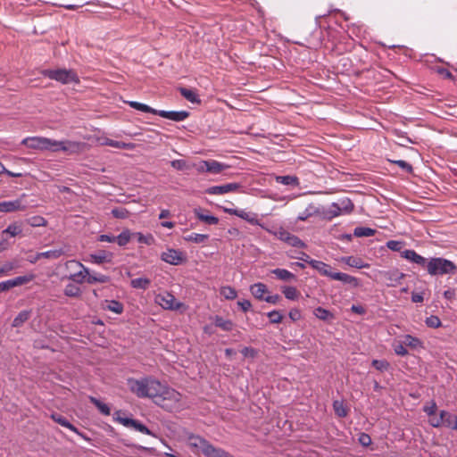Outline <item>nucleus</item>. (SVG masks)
Here are the masks:
<instances>
[{"instance_id":"423d86ee","label":"nucleus","mask_w":457,"mask_h":457,"mask_svg":"<svg viewBox=\"0 0 457 457\" xmlns=\"http://www.w3.org/2000/svg\"><path fill=\"white\" fill-rule=\"evenodd\" d=\"M41 74L44 77H46L50 79L56 80L62 84L69 83H79V79L77 73L72 70L66 69H56V70H44L41 71Z\"/></svg>"},{"instance_id":"7c9ffc66","label":"nucleus","mask_w":457,"mask_h":457,"mask_svg":"<svg viewBox=\"0 0 457 457\" xmlns=\"http://www.w3.org/2000/svg\"><path fill=\"white\" fill-rule=\"evenodd\" d=\"M313 314L320 320L329 321L334 319V314L327 309L317 307L313 311Z\"/></svg>"},{"instance_id":"9b49d317","label":"nucleus","mask_w":457,"mask_h":457,"mask_svg":"<svg viewBox=\"0 0 457 457\" xmlns=\"http://www.w3.org/2000/svg\"><path fill=\"white\" fill-rule=\"evenodd\" d=\"M405 274L397 269L380 272V278L387 287H395L400 284Z\"/></svg>"},{"instance_id":"4c0bfd02","label":"nucleus","mask_w":457,"mask_h":457,"mask_svg":"<svg viewBox=\"0 0 457 457\" xmlns=\"http://www.w3.org/2000/svg\"><path fill=\"white\" fill-rule=\"evenodd\" d=\"M109 281H110V277L104 275V274H97V273L90 274L89 273L88 277L87 278V282L88 284H94L96 282L107 283Z\"/></svg>"},{"instance_id":"052dcab7","label":"nucleus","mask_w":457,"mask_h":457,"mask_svg":"<svg viewBox=\"0 0 457 457\" xmlns=\"http://www.w3.org/2000/svg\"><path fill=\"white\" fill-rule=\"evenodd\" d=\"M403 243L402 241L390 240L386 243V246L395 252H399L403 248Z\"/></svg>"},{"instance_id":"f03ea898","label":"nucleus","mask_w":457,"mask_h":457,"mask_svg":"<svg viewBox=\"0 0 457 457\" xmlns=\"http://www.w3.org/2000/svg\"><path fill=\"white\" fill-rule=\"evenodd\" d=\"M127 385L131 393L139 398H152L154 401L161 390L160 381L147 377L141 379L128 378Z\"/></svg>"},{"instance_id":"f8f14e48","label":"nucleus","mask_w":457,"mask_h":457,"mask_svg":"<svg viewBox=\"0 0 457 457\" xmlns=\"http://www.w3.org/2000/svg\"><path fill=\"white\" fill-rule=\"evenodd\" d=\"M161 259L171 265H179L187 261L184 253L176 249H168L166 252H163Z\"/></svg>"},{"instance_id":"393cba45","label":"nucleus","mask_w":457,"mask_h":457,"mask_svg":"<svg viewBox=\"0 0 457 457\" xmlns=\"http://www.w3.org/2000/svg\"><path fill=\"white\" fill-rule=\"evenodd\" d=\"M102 145H109L112 147L119 148V149H127L131 150L134 148V144L132 143H125L121 141H116L110 138H104L103 142H101Z\"/></svg>"},{"instance_id":"6e6552de","label":"nucleus","mask_w":457,"mask_h":457,"mask_svg":"<svg viewBox=\"0 0 457 457\" xmlns=\"http://www.w3.org/2000/svg\"><path fill=\"white\" fill-rule=\"evenodd\" d=\"M122 411H117L113 414L114 420L118 421L119 423L122 424L123 426L127 428H133L134 429L146 435H154L146 426H145L143 423L139 422L137 420H133L130 418H126L121 416Z\"/></svg>"},{"instance_id":"e433bc0d","label":"nucleus","mask_w":457,"mask_h":457,"mask_svg":"<svg viewBox=\"0 0 457 457\" xmlns=\"http://www.w3.org/2000/svg\"><path fill=\"white\" fill-rule=\"evenodd\" d=\"M132 237L133 233H131L129 229H125L118 237H115V242H117L120 246H124L130 241Z\"/></svg>"},{"instance_id":"4d7b16f0","label":"nucleus","mask_w":457,"mask_h":457,"mask_svg":"<svg viewBox=\"0 0 457 457\" xmlns=\"http://www.w3.org/2000/svg\"><path fill=\"white\" fill-rule=\"evenodd\" d=\"M170 165L172 168H174L178 170H185L189 168L187 162L182 159L171 161Z\"/></svg>"},{"instance_id":"72a5a7b5","label":"nucleus","mask_w":457,"mask_h":457,"mask_svg":"<svg viewBox=\"0 0 457 457\" xmlns=\"http://www.w3.org/2000/svg\"><path fill=\"white\" fill-rule=\"evenodd\" d=\"M151 280L147 278H137L132 279L130 285L133 288L145 290L149 287Z\"/></svg>"},{"instance_id":"1a4fd4ad","label":"nucleus","mask_w":457,"mask_h":457,"mask_svg":"<svg viewBox=\"0 0 457 457\" xmlns=\"http://www.w3.org/2000/svg\"><path fill=\"white\" fill-rule=\"evenodd\" d=\"M274 235L279 240L287 243L288 245L297 247V248H305L306 245L303 241H302L297 236L291 234L289 231L286 230L283 228H279L274 232Z\"/></svg>"},{"instance_id":"dca6fc26","label":"nucleus","mask_w":457,"mask_h":457,"mask_svg":"<svg viewBox=\"0 0 457 457\" xmlns=\"http://www.w3.org/2000/svg\"><path fill=\"white\" fill-rule=\"evenodd\" d=\"M157 302L162 308L167 310H177L179 306L175 297L168 293L157 295Z\"/></svg>"},{"instance_id":"49530a36","label":"nucleus","mask_w":457,"mask_h":457,"mask_svg":"<svg viewBox=\"0 0 457 457\" xmlns=\"http://www.w3.org/2000/svg\"><path fill=\"white\" fill-rule=\"evenodd\" d=\"M220 295L228 300H233L237 296V291L229 286L222 287L220 288Z\"/></svg>"},{"instance_id":"3c124183","label":"nucleus","mask_w":457,"mask_h":457,"mask_svg":"<svg viewBox=\"0 0 457 457\" xmlns=\"http://www.w3.org/2000/svg\"><path fill=\"white\" fill-rule=\"evenodd\" d=\"M371 364L379 371L387 370L390 366L389 362L386 360H373Z\"/></svg>"},{"instance_id":"c756f323","label":"nucleus","mask_w":457,"mask_h":457,"mask_svg":"<svg viewBox=\"0 0 457 457\" xmlns=\"http://www.w3.org/2000/svg\"><path fill=\"white\" fill-rule=\"evenodd\" d=\"M179 92L182 96H184L187 101L191 102L192 104H200L201 100L199 99L195 91L186 87H179Z\"/></svg>"},{"instance_id":"a19ab883","label":"nucleus","mask_w":457,"mask_h":457,"mask_svg":"<svg viewBox=\"0 0 457 457\" xmlns=\"http://www.w3.org/2000/svg\"><path fill=\"white\" fill-rule=\"evenodd\" d=\"M63 293L69 297H79L81 295V290L74 284H68L65 287Z\"/></svg>"},{"instance_id":"4be33fe9","label":"nucleus","mask_w":457,"mask_h":457,"mask_svg":"<svg viewBox=\"0 0 457 457\" xmlns=\"http://www.w3.org/2000/svg\"><path fill=\"white\" fill-rule=\"evenodd\" d=\"M51 419L61 426L69 428L70 430L75 432L78 435H81L79 429L73 426L65 417L59 413H53L51 415Z\"/></svg>"},{"instance_id":"b1692460","label":"nucleus","mask_w":457,"mask_h":457,"mask_svg":"<svg viewBox=\"0 0 457 457\" xmlns=\"http://www.w3.org/2000/svg\"><path fill=\"white\" fill-rule=\"evenodd\" d=\"M250 291L256 299L264 300V295L268 292V288L263 283H255L250 287Z\"/></svg>"},{"instance_id":"f704fd0d","label":"nucleus","mask_w":457,"mask_h":457,"mask_svg":"<svg viewBox=\"0 0 457 457\" xmlns=\"http://www.w3.org/2000/svg\"><path fill=\"white\" fill-rule=\"evenodd\" d=\"M128 104L130 107H132L137 111H141L144 112H149L152 114H155L157 112V110L148 106L147 104H142V103H138L136 101H129V102H128Z\"/></svg>"},{"instance_id":"2f4dec72","label":"nucleus","mask_w":457,"mask_h":457,"mask_svg":"<svg viewBox=\"0 0 457 457\" xmlns=\"http://www.w3.org/2000/svg\"><path fill=\"white\" fill-rule=\"evenodd\" d=\"M88 399L90 403H92L102 414L105 416H109L111 414V409L106 403L101 402L99 399L94 396H89Z\"/></svg>"},{"instance_id":"bf43d9fd","label":"nucleus","mask_w":457,"mask_h":457,"mask_svg":"<svg viewBox=\"0 0 457 457\" xmlns=\"http://www.w3.org/2000/svg\"><path fill=\"white\" fill-rule=\"evenodd\" d=\"M4 233H8L12 237H15L21 233V228L16 223L10 224L6 229L4 230Z\"/></svg>"},{"instance_id":"7ed1b4c3","label":"nucleus","mask_w":457,"mask_h":457,"mask_svg":"<svg viewBox=\"0 0 457 457\" xmlns=\"http://www.w3.org/2000/svg\"><path fill=\"white\" fill-rule=\"evenodd\" d=\"M188 445L191 448L198 449L205 457H233L221 448L215 447L204 437L190 434L187 436Z\"/></svg>"},{"instance_id":"c03bdc74","label":"nucleus","mask_w":457,"mask_h":457,"mask_svg":"<svg viewBox=\"0 0 457 457\" xmlns=\"http://www.w3.org/2000/svg\"><path fill=\"white\" fill-rule=\"evenodd\" d=\"M282 292L285 297L289 300H295L299 295V292L295 287H283Z\"/></svg>"},{"instance_id":"6e6d98bb","label":"nucleus","mask_w":457,"mask_h":457,"mask_svg":"<svg viewBox=\"0 0 457 457\" xmlns=\"http://www.w3.org/2000/svg\"><path fill=\"white\" fill-rule=\"evenodd\" d=\"M267 316L270 318L271 323L278 324L283 320V315L278 311H271L268 312Z\"/></svg>"},{"instance_id":"a18cd8bd","label":"nucleus","mask_w":457,"mask_h":457,"mask_svg":"<svg viewBox=\"0 0 457 457\" xmlns=\"http://www.w3.org/2000/svg\"><path fill=\"white\" fill-rule=\"evenodd\" d=\"M403 343L404 344V345L410 346L411 348H416L421 345V341L419 338L412 337L411 335H405L403 337Z\"/></svg>"},{"instance_id":"f257e3e1","label":"nucleus","mask_w":457,"mask_h":457,"mask_svg":"<svg viewBox=\"0 0 457 457\" xmlns=\"http://www.w3.org/2000/svg\"><path fill=\"white\" fill-rule=\"evenodd\" d=\"M21 144L29 148L40 150V151H63L68 154L82 153L87 148V144L77 141H57L43 137H26L21 141Z\"/></svg>"},{"instance_id":"338daca9","label":"nucleus","mask_w":457,"mask_h":457,"mask_svg":"<svg viewBox=\"0 0 457 457\" xmlns=\"http://www.w3.org/2000/svg\"><path fill=\"white\" fill-rule=\"evenodd\" d=\"M359 441L363 446H368L371 444L370 436L364 433L361 435Z\"/></svg>"},{"instance_id":"13d9d810","label":"nucleus","mask_w":457,"mask_h":457,"mask_svg":"<svg viewBox=\"0 0 457 457\" xmlns=\"http://www.w3.org/2000/svg\"><path fill=\"white\" fill-rule=\"evenodd\" d=\"M345 262L346 264H348L349 266L351 267H355V268H363L365 267L366 265H364L362 263V261L359 258H355L353 256H349L345 259Z\"/></svg>"},{"instance_id":"aec40b11","label":"nucleus","mask_w":457,"mask_h":457,"mask_svg":"<svg viewBox=\"0 0 457 457\" xmlns=\"http://www.w3.org/2000/svg\"><path fill=\"white\" fill-rule=\"evenodd\" d=\"M353 204L348 198L342 200L339 204L334 203L332 204V208L337 209L338 212H336V215H339L341 213H350L353 210Z\"/></svg>"},{"instance_id":"cd10ccee","label":"nucleus","mask_w":457,"mask_h":457,"mask_svg":"<svg viewBox=\"0 0 457 457\" xmlns=\"http://www.w3.org/2000/svg\"><path fill=\"white\" fill-rule=\"evenodd\" d=\"M271 273L276 275L277 278H278L279 280H282V281H291V280L296 279V277L295 274H293L292 272H290L289 270H285V269L278 268V269L271 270Z\"/></svg>"},{"instance_id":"c9c22d12","label":"nucleus","mask_w":457,"mask_h":457,"mask_svg":"<svg viewBox=\"0 0 457 457\" xmlns=\"http://www.w3.org/2000/svg\"><path fill=\"white\" fill-rule=\"evenodd\" d=\"M31 312L30 311H22L13 320L12 326L15 328L21 327L24 322H26L30 318Z\"/></svg>"},{"instance_id":"5fc2aeb1","label":"nucleus","mask_w":457,"mask_h":457,"mask_svg":"<svg viewBox=\"0 0 457 457\" xmlns=\"http://www.w3.org/2000/svg\"><path fill=\"white\" fill-rule=\"evenodd\" d=\"M223 211L226 212V213H228V214H231V215H236L237 217H240L244 220H248V214L245 212V211H242V210H237V209H232V208H223Z\"/></svg>"},{"instance_id":"20e7f679","label":"nucleus","mask_w":457,"mask_h":457,"mask_svg":"<svg viewBox=\"0 0 457 457\" xmlns=\"http://www.w3.org/2000/svg\"><path fill=\"white\" fill-rule=\"evenodd\" d=\"M180 393L161 384V390L158 392L154 402L162 409L173 411L180 407Z\"/></svg>"},{"instance_id":"8fccbe9b","label":"nucleus","mask_w":457,"mask_h":457,"mask_svg":"<svg viewBox=\"0 0 457 457\" xmlns=\"http://www.w3.org/2000/svg\"><path fill=\"white\" fill-rule=\"evenodd\" d=\"M208 238V235L192 233L185 237V240L188 242H194L196 244L204 243Z\"/></svg>"},{"instance_id":"e2e57ef3","label":"nucleus","mask_w":457,"mask_h":457,"mask_svg":"<svg viewBox=\"0 0 457 457\" xmlns=\"http://www.w3.org/2000/svg\"><path fill=\"white\" fill-rule=\"evenodd\" d=\"M437 410V406L435 401H431L429 405H426L423 408L424 412L427 413L428 416L431 417L436 414Z\"/></svg>"},{"instance_id":"de8ad7c7","label":"nucleus","mask_w":457,"mask_h":457,"mask_svg":"<svg viewBox=\"0 0 457 457\" xmlns=\"http://www.w3.org/2000/svg\"><path fill=\"white\" fill-rule=\"evenodd\" d=\"M26 221L31 227L46 226L47 223L46 220L42 216H33V217L27 219Z\"/></svg>"},{"instance_id":"37998d69","label":"nucleus","mask_w":457,"mask_h":457,"mask_svg":"<svg viewBox=\"0 0 457 457\" xmlns=\"http://www.w3.org/2000/svg\"><path fill=\"white\" fill-rule=\"evenodd\" d=\"M62 254H64V251L62 248L40 253L41 258L46 259H58Z\"/></svg>"},{"instance_id":"a878e982","label":"nucleus","mask_w":457,"mask_h":457,"mask_svg":"<svg viewBox=\"0 0 457 457\" xmlns=\"http://www.w3.org/2000/svg\"><path fill=\"white\" fill-rule=\"evenodd\" d=\"M35 278L34 274H28L24 276L16 277L12 279L8 280L10 289L15 287L25 285Z\"/></svg>"},{"instance_id":"473e14b6","label":"nucleus","mask_w":457,"mask_h":457,"mask_svg":"<svg viewBox=\"0 0 457 457\" xmlns=\"http://www.w3.org/2000/svg\"><path fill=\"white\" fill-rule=\"evenodd\" d=\"M104 309L111 311L116 314H121L123 312V304L116 300L105 301Z\"/></svg>"},{"instance_id":"6ab92c4d","label":"nucleus","mask_w":457,"mask_h":457,"mask_svg":"<svg viewBox=\"0 0 457 457\" xmlns=\"http://www.w3.org/2000/svg\"><path fill=\"white\" fill-rule=\"evenodd\" d=\"M443 418V426L457 430V415L453 414L447 411H441Z\"/></svg>"},{"instance_id":"2eb2a0df","label":"nucleus","mask_w":457,"mask_h":457,"mask_svg":"<svg viewBox=\"0 0 457 457\" xmlns=\"http://www.w3.org/2000/svg\"><path fill=\"white\" fill-rule=\"evenodd\" d=\"M155 115H159L162 118L171 120L173 121H182L189 116V112L187 111H159Z\"/></svg>"},{"instance_id":"69168bd1","label":"nucleus","mask_w":457,"mask_h":457,"mask_svg":"<svg viewBox=\"0 0 457 457\" xmlns=\"http://www.w3.org/2000/svg\"><path fill=\"white\" fill-rule=\"evenodd\" d=\"M393 163H395L396 165H398L400 168H402L403 170H404L405 171H407L408 173H411L412 172V166L408 163L407 162L405 161H403V160H398V161H391Z\"/></svg>"},{"instance_id":"0e129e2a","label":"nucleus","mask_w":457,"mask_h":457,"mask_svg":"<svg viewBox=\"0 0 457 457\" xmlns=\"http://www.w3.org/2000/svg\"><path fill=\"white\" fill-rule=\"evenodd\" d=\"M428 422L434 428H439L443 426V418L441 416V412L439 413L438 417L436 416V414L434 416L429 417Z\"/></svg>"},{"instance_id":"680f3d73","label":"nucleus","mask_w":457,"mask_h":457,"mask_svg":"<svg viewBox=\"0 0 457 457\" xmlns=\"http://www.w3.org/2000/svg\"><path fill=\"white\" fill-rule=\"evenodd\" d=\"M394 351L397 355L405 356L408 354V351L403 343H397L394 345Z\"/></svg>"},{"instance_id":"ea45409f","label":"nucleus","mask_w":457,"mask_h":457,"mask_svg":"<svg viewBox=\"0 0 457 457\" xmlns=\"http://www.w3.org/2000/svg\"><path fill=\"white\" fill-rule=\"evenodd\" d=\"M375 229L367 227H357L353 231V235L358 237H372L375 235Z\"/></svg>"},{"instance_id":"9d476101","label":"nucleus","mask_w":457,"mask_h":457,"mask_svg":"<svg viewBox=\"0 0 457 457\" xmlns=\"http://www.w3.org/2000/svg\"><path fill=\"white\" fill-rule=\"evenodd\" d=\"M227 168H228V165L215 160L201 161L196 165V170L199 172H209L211 174H219Z\"/></svg>"},{"instance_id":"c85d7f7f","label":"nucleus","mask_w":457,"mask_h":457,"mask_svg":"<svg viewBox=\"0 0 457 457\" xmlns=\"http://www.w3.org/2000/svg\"><path fill=\"white\" fill-rule=\"evenodd\" d=\"M194 213L200 220H202L209 225H215L219 222V219L217 217H215L213 215H207V214L202 213V210L200 208L195 209Z\"/></svg>"},{"instance_id":"58836bf2","label":"nucleus","mask_w":457,"mask_h":457,"mask_svg":"<svg viewBox=\"0 0 457 457\" xmlns=\"http://www.w3.org/2000/svg\"><path fill=\"white\" fill-rule=\"evenodd\" d=\"M333 409L335 413L340 418H345L348 414V410L342 401H334Z\"/></svg>"},{"instance_id":"bb28decb","label":"nucleus","mask_w":457,"mask_h":457,"mask_svg":"<svg viewBox=\"0 0 457 457\" xmlns=\"http://www.w3.org/2000/svg\"><path fill=\"white\" fill-rule=\"evenodd\" d=\"M212 320L216 327L224 331H231L234 328V323L230 320H225L221 316L216 315L212 318Z\"/></svg>"},{"instance_id":"a211bd4d","label":"nucleus","mask_w":457,"mask_h":457,"mask_svg":"<svg viewBox=\"0 0 457 457\" xmlns=\"http://www.w3.org/2000/svg\"><path fill=\"white\" fill-rule=\"evenodd\" d=\"M331 278L335 280H339L343 282L344 284L351 285L353 287H356L359 286V280L355 277H353L351 275H348L346 273L343 272H334L333 275H331Z\"/></svg>"},{"instance_id":"603ef678","label":"nucleus","mask_w":457,"mask_h":457,"mask_svg":"<svg viewBox=\"0 0 457 457\" xmlns=\"http://www.w3.org/2000/svg\"><path fill=\"white\" fill-rule=\"evenodd\" d=\"M112 214L117 219H126L129 216V212L125 208L119 207L112 209Z\"/></svg>"},{"instance_id":"864d4df0","label":"nucleus","mask_w":457,"mask_h":457,"mask_svg":"<svg viewBox=\"0 0 457 457\" xmlns=\"http://www.w3.org/2000/svg\"><path fill=\"white\" fill-rule=\"evenodd\" d=\"M425 323L428 327L433 328H439L442 325L440 319L435 315L428 317L425 320Z\"/></svg>"},{"instance_id":"ddd939ff","label":"nucleus","mask_w":457,"mask_h":457,"mask_svg":"<svg viewBox=\"0 0 457 457\" xmlns=\"http://www.w3.org/2000/svg\"><path fill=\"white\" fill-rule=\"evenodd\" d=\"M242 186L239 183H228L220 186H213L206 189L209 195H224L238 190Z\"/></svg>"},{"instance_id":"f3484780","label":"nucleus","mask_w":457,"mask_h":457,"mask_svg":"<svg viewBox=\"0 0 457 457\" xmlns=\"http://www.w3.org/2000/svg\"><path fill=\"white\" fill-rule=\"evenodd\" d=\"M401 256L406 260L426 268L428 260L418 254L414 250H404L401 253Z\"/></svg>"},{"instance_id":"412c9836","label":"nucleus","mask_w":457,"mask_h":457,"mask_svg":"<svg viewBox=\"0 0 457 457\" xmlns=\"http://www.w3.org/2000/svg\"><path fill=\"white\" fill-rule=\"evenodd\" d=\"M310 265L316 270H318L321 275L327 276L331 278V275L334 272L331 271V267L320 261L314 260V262H310Z\"/></svg>"},{"instance_id":"5701e85b","label":"nucleus","mask_w":457,"mask_h":457,"mask_svg":"<svg viewBox=\"0 0 457 457\" xmlns=\"http://www.w3.org/2000/svg\"><path fill=\"white\" fill-rule=\"evenodd\" d=\"M91 261L96 264H102L104 262H111L112 253L106 251H99L90 255Z\"/></svg>"},{"instance_id":"0eeeda50","label":"nucleus","mask_w":457,"mask_h":457,"mask_svg":"<svg viewBox=\"0 0 457 457\" xmlns=\"http://www.w3.org/2000/svg\"><path fill=\"white\" fill-rule=\"evenodd\" d=\"M65 267L68 270H76L79 268L80 270L75 273L70 274L67 278L76 283L82 284L84 281H87V278L89 275V270L87 268L83 266V264L78 261L71 260L66 262Z\"/></svg>"},{"instance_id":"4468645a","label":"nucleus","mask_w":457,"mask_h":457,"mask_svg":"<svg viewBox=\"0 0 457 457\" xmlns=\"http://www.w3.org/2000/svg\"><path fill=\"white\" fill-rule=\"evenodd\" d=\"M26 205L22 204L21 199L0 202V212H13L16 211H24L26 210Z\"/></svg>"},{"instance_id":"79ce46f5","label":"nucleus","mask_w":457,"mask_h":457,"mask_svg":"<svg viewBox=\"0 0 457 457\" xmlns=\"http://www.w3.org/2000/svg\"><path fill=\"white\" fill-rule=\"evenodd\" d=\"M277 181L287 186H297L299 184L298 178L290 175L277 177Z\"/></svg>"},{"instance_id":"39448f33","label":"nucleus","mask_w":457,"mask_h":457,"mask_svg":"<svg viewBox=\"0 0 457 457\" xmlns=\"http://www.w3.org/2000/svg\"><path fill=\"white\" fill-rule=\"evenodd\" d=\"M426 269L431 276L452 275L457 271L455 263L442 257H434L428 260Z\"/></svg>"},{"instance_id":"09e8293b","label":"nucleus","mask_w":457,"mask_h":457,"mask_svg":"<svg viewBox=\"0 0 457 457\" xmlns=\"http://www.w3.org/2000/svg\"><path fill=\"white\" fill-rule=\"evenodd\" d=\"M133 237H136L137 242L145 244L148 245H152L153 242L154 241V237L152 235L148 234L145 236L140 232L133 233Z\"/></svg>"},{"instance_id":"774afa93","label":"nucleus","mask_w":457,"mask_h":457,"mask_svg":"<svg viewBox=\"0 0 457 457\" xmlns=\"http://www.w3.org/2000/svg\"><path fill=\"white\" fill-rule=\"evenodd\" d=\"M436 72L442 75L444 78L452 79L453 78V74L445 68H437Z\"/></svg>"}]
</instances>
